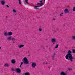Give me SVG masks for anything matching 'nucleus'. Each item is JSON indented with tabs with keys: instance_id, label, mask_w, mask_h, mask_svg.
I'll return each mask as SVG.
<instances>
[{
	"instance_id": "19",
	"label": "nucleus",
	"mask_w": 75,
	"mask_h": 75,
	"mask_svg": "<svg viewBox=\"0 0 75 75\" xmlns=\"http://www.w3.org/2000/svg\"><path fill=\"white\" fill-rule=\"evenodd\" d=\"M13 13H16V9H13Z\"/></svg>"
},
{
	"instance_id": "31",
	"label": "nucleus",
	"mask_w": 75,
	"mask_h": 75,
	"mask_svg": "<svg viewBox=\"0 0 75 75\" xmlns=\"http://www.w3.org/2000/svg\"><path fill=\"white\" fill-rule=\"evenodd\" d=\"M34 9H36V10H38V8H34Z\"/></svg>"
},
{
	"instance_id": "18",
	"label": "nucleus",
	"mask_w": 75,
	"mask_h": 75,
	"mask_svg": "<svg viewBox=\"0 0 75 75\" xmlns=\"http://www.w3.org/2000/svg\"><path fill=\"white\" fill-rule=\"evenodd\" d=\"M72 38L73 40H75V36H72Z\"/></svg>"
},
{
	"instance_id": "20",
	"label": "nucleus",
	"mask_w": 75,
	"mask_h": 75,
	"mask_svg": "<svg viewBox=\"0 0 75 75\" xmlns=\"http://www.w3.org/2000/svg\"><path fill=\"white\" fill-rule=\"evenodd\" d=\"M73 11H75V7H74L73 8Z\"/></svg>"
},
{
	"instance_id": "6",
	"label": "nucleus",
	"mask_w": 75,
	"mask_h": 75,
	"mask_svg": "<svg viewBox=\"0 0 75 75\" xmlns=\"http://www.w3.org/2000/svg\"><path fill=\"white\" fill-rule=\"evenodd\" d=\"M41 1H40L39 2L40 3H38L37 4V5H38V4H41L40 6H42L43 5V3H42V0H41Z\"/></svg>"
},
{
	"instance_id": "28",
	"label": "nucleus",
	"mask_w": 75,
	"mask_h": 75,
	"mask_svg": "<svg viewBox=\"0 0 75 75\" xmlns=\"http://www.w3.org/2000/svg\"><path fill=\"white\" fill-rule=\"evenodd\" d=\"M68 70L69 71H71V70H72V69L71 68H69L68 69Z\"/></svg>"
},
{
	"instance_id": "38",
	"label": "nucleus",
	"mask_w": 75,
	"mask_h": 75,
	"mask_svg": "<svg viewBox=\"0 0 75 75\" xmlns=\"http://www.w3.org/2000/svg\"><path fill=\"white\" fill-rule=\"evenodd\" d=\"M54 57V56H53V57Z\"/></svg>"
},
{
	"instance_id": "7",
	"label": "nucleus",
	"mask_w": 75,
	"mask_h": 75,
	"mask_svg": "<svg viewBox=\"0 0 75 75\" xmlns=\"http://www.w3.org/2000/svg\"><path fill=\"white\" fill-rule=\"evenodd\" d=\"M64 12L65 13H69V10L68 9H65Z\"/></svg>"
},
{
	"instance_id": "32",
	"label": "nucleus",
	"mask_w": 75,
	"mask_h": 75,
	"mask_svg": "<svg viewBox=\"0 0 75 75\" xmlns=\"http://www.w3.org/2000/svg\"><path fill=\"white\" fill-rule=\"evenodd\" d=\"M12 71H14V69H12Z\"/></svg>"
},
{
	"instance_id": "14",
	"label": "nucleus",
	"mask_w": 75,
	"mask_h": 75,
	"mask_svg": "<svg viewBox=\"0 0 75 75\" xmlns=\"http://www.w3.org/2000/svg\"><path fill=\"white\" fill-rule=\"evenodd\" d=\"M61 75H67V74H65L64 73V72H62L61 73Z\"/></svg>"
},
{
	"instance_id": "2",
	"label": "nucleus",
	"mask_w": 75,
	"mask_h": 75,
	"mask_svg": "<svg viewBox=\"0 0 75 75\" xmlns=\"http://www.w3.org/2000/svg\"><path fill=\"white\" fill-rule=\"evenodd\" d=\"M23 62L26 64H28V61L27 58L26 57H24L23 59Z\"/></svg>"
},
{
	"instance_id": "3",
	"label": "nucleus",
	"mask_w": 75,
	"mask_h": 75,
	"mask_svg": "<svg viewBox=\"0 0 75 75\" xmlns=\"http://www.w3.org/2000/svg\"><path fill=\"white\" fill-rule=\"evenodd\" d=\"M32 68H35V67H36V63H32Z\"/></svg>"
},
{
	"instance_id": "37",
	"label": "nucleus",
	"mask_w": 75,
	"mask_h": 75,
	"mask_svg": "<svg viewBox=\"0 0 75 75\" xmlns=\"http://www.w3.org/2000/svg\"><path fill=\"white\" fill-rule=\"evenodd\" d=\"M1 47H0V49H1Z\"/></svg>"
},
{
	"instance_id": "17",
	"label": "nucleus",
	"mask_w": 75,
	"mask_h": 75,
	"mask_svg": "<svg viewBox=\"0 0 75 75\" xmlns=\"http://www.w3.org/2000/svg\"><path fill=\"white\" fill-rule=\"evenodd\" d=\"M12 40L13 41H16V38H12Z\"/></svg>"
},
{
	"instance_id": "8",
	"label": "nucleus",
	"mask_w": 75,
	"mask_h": 75,
	"mask_svg": "<svg viewBox=\"0 0 75 75\" xmlns=\"http://www.w3.org/2000/svg\"><path fill=\"white\" fill-rule=\"evenodd\" d=\"M6 2H5V1L4 0H2L1 1V3L2 5H4V4Z\"/></svg>"
},
{
	"instance_id": "1",
	"label": "nucleus",
	"mask_w": 75,
	"mask_h": 75,
	"mask_svg": "<svg viewBox=\"0 0 75 75\" xmlns=\"http://www.w3.org/2000/svg\"><path fill=\"white\" fill-rule=\"evenodd\" d=\"M71 53V51H69L68 52V54H67L65 56V58L67 59H68V58H69L70 59V61L72 62L73 61L72 60L74 59V57H72V55Z\"/></svg>"
},
{
	"instance_id": "34",
	"label": "nucleus",
	"mask_w": 75,
	"mask_h": 75,
	"mask_svg": "<svg viewBox=\"0 0 75 75\" xmlns=\"http://www.w3.org/2000/svg\"><path fill=\"white\" fill-rule=\"evenodd\" d=\"M31 4H33V3H32Z\"/></svg>"
},
{
	"instance_id": "15",
	"label": "nucleus",
	"mask_w": 75,
	"mask_h": 75,
	"mask_svg": "<svg viewBox=\"0 0 75 75\" xmlns=\"http://www.w3.org/2000/svg\"><path fill=\"white\" fill-rule=\"evenodd\" d=\"M4 35H5V36H7V35H8V34L7 32H5L4 33Z\"/></svg>"
},
{
	"instance_id": "22",
	"label": "nucleus",
	"mask_w": 75,
	"mask_h": 75,
	"mask_svg": "<svg viewBox=\"0 0 75 75\" xmlns=\"http://www.w3.org/2000/svg\"><path fill=\"white\" fill-rule=\"evenodd\" d=\"M25 1L26 3H27V4H28V0H25Z\"/></svg>"
},
{
	"instance_id": "23",
	"label": "nucleus",
	"mask_w": 75,
	"mask_h": 75,
	"mask_svg": "<svg viewBox=\"0 0 75 75\" xmlns=\"http://www.w3.org/2000/svg\"><path fill=\"white\" fill-rule=\"evenodd\" d=\"M23 64V62H21V64L20 66V67H21V65H22V64Z\"/></svg>"
},
{
	"instance_id": "9",
	"label": "nucleus",
	"mask_w": 75,
	"mask_h": 75,
	"mask_svg": "<svg viewBox=\"0 0 75 75\" xmlns=\"http://www.w3.org/2000/svg\"><path fill=\"white\" fill-rule=\"evenodd\" d=\"M7 40H12V38H11V36H9V37H8V38H7Z\"/></svg>"
},
{
	"instance_id": "4",
	"label": "nucleus",
	"mask_w": 75,
	"mask_h": 75,
	"mask_svg": "<svg viewBox=\"0 0 75 75\" xmlns=\"http://www.w3.org/2000/svg\"><path fill=\"white\" fill-rule=\"evenodd\" d=\"M52 42L54 43L57 42V40H56V38H52L51 40Z\"/></svg>"
},
{
	"instance_id": "16",
	"label": "nucleus",
	"mask_w": 75,
	"mask_h": 75,
	"mask_svg": "<svg viewBox=\"0 0 75 75\" xmlns=\"http://www.w3.org/2000/svg\"><path fill=\"white\" fill-rule=\"evenodd\" d=\"M8 35H12L13 34V33L12 32H9L8 33Z\"/></svg>"
},
{
	"instance_id": "21",
	"label": "nucleus",
	"mask_w": 75,
	"mask_h": 75,
	"mask_svg": "<svg viewBox=\"0 0 75 75\" xmlns=\"http://www.w3.org/2000/svg\"><path fill=\"white\" fill-rule=\"evenodd\" d=\"M41 5L39 6H35L34 7H41Z\"/></svg>"
},
{
	"instance_id": "30",
	"label": "nucleus",
	"mask_w": 75,
	"mask_h": 75,
	"mask_svg": "<svg viewBox=\"0 0 75 75\" xmlns=\"http://www.w3.org/2000/svg\"><path fill=\"white\" fill-rule=\"evenodd\" d=\"M6 7H7L8 8V7H9V6H8V5H7Z\"/></svg>"
},
{
	"instance_id": "33",
	"label": "nucleus",
	"mask_w": 75,
	"mask_h": 75,
	"mask_svg": "<svg viewBox=\"0 0 75 75\" xmlns=\"http://www.w3.org/2000/svg\"><path fill=\"white\" fill-rule=\"evenodd\" d=\"M54 56L55 55V53L54 52Z\"/></svg>"
},
{
	"instance_id": "26",
	"label": "nucleus",
	"mask_w": 75,
	"mask_h": 75,
	"mask_svg": "<svg viewBox=\"0 0 75 75\" xmlns=\"http://www.w3.org/2000/svg\"><path fill=\"white\" fill-rule=\"evenodd\" d=\"M39 31H42V29L39 28Z\"/></svg>"
},
{
	"instance_id": "13",
	"label": "nucleus",
	"mask_w": 75,
	"mask_h": 75,
	"mask_svg": "<svg viewBox=\"0 0 75 75\" xmlns=\"http://www.w3.org/2000/svg\"><path fill=\"white\" fill-rule=\"evenodd\" d=\"M23 75H30V73L28 72H27L24 73Z\"/></svg>"
},
{
	"instance_id": "27",
	"label": "nucleus",
	"mask_w": 75,
	"mask_h": 75,
	"mask_svg": "<svg viewBox=\"0 0 75 75\" xmlns=\"http://www.w3.org/2000/svg\"><path fill=\"white\" fill-rule=\"evenodd\" d=\"M19 2V3L20 4H21V1L20 0H18Z\"/></svg>"
},
{
	"instance_id": "24",
	"label": "nucleus",
	"mask_w": 75,
	"mask_h": 75,
	"mask_svg": "<svg viewBox=\"0 0 75 75\" xmlns=\"http://www.w3.org/2000/svg\"><path fill=\"white\" fill-rule=\"evenodd\" d=\"M73 52L74 53V54H75V50H73Z\"/></svg>"
},
{
	"instance_id": "5",
	"label": "nucleus",
	"mask_w": 75,
	"mask_h": 75,
	"mask_svg": "<svg viewBox=\"0 0 75 75\" xmlns=\"http://www.w3.org/2000/svg\"><path fill=\"white\" fill-rule=\"evenodd\" d=\"M15 70L16 72H17L18 73H20V72H21V69H18V68L16 69H15Z\"/></svg>"
},
{
	"instance_id": "11",
	"label": "nucleus",
	"mask_w": 75,
	"mask_h": 75,
	"mask_svg": "<svg viewBox=\"0 0 75 75\" xmlns=\"http://www.w3.org/2000/svg\"><path fill=\"white\" fill-rule=\"evenodd\" d=\"M9 66H10V64L7 63H5L4 65V66L5 67H9Z\"/></svg>"
},
{
	"instance_id": "35",
	"label": "nucleus",
	"mask_w": 75,
	"mask_h": 75,
	"mask_svg": "<svg viewBox=\"0 0 75 75\" xmlns=\"http://www.w3.org/2000/svg\"><path fill=\"white\" fill-rule=\"evenodd\" d=\"M53 20H55V19L54 18H53Z\"/></svg>"
},
{
	"instance_id": "29",
	"label": "nucleus",
	"mask_w": 75,
	"mask_h": 75,
	"mask_svg": "<svg viewBox=\"0 0 75 75\" xmlns=\"http://www.w3.org/2000/svg\"><path fill=\"white\" fill-rule=\"evenodd\" d=\"M63 15V13H62L61 14H60L61 16H62Z\"/></svg>"
},
{
	"instance_id": "12",
	"label": "nucleus",
	"mask_w": 75,
	"mask_h": 75,
	"mask_svg": "<svg viewBox=\"0 0 75 75\" xmlns=\"http://www.w3.org/2000/svg\"><path fill=\"white\" fill-rule=\"evenodd\" d=\"M24 46V45H21L18 46L19 48H21V47H23Z\"/></svg>"
},
{
	"instance_id": "10",
	"label": "nucleus",
	"mask_w": 75,
	"mask_h": 75,
	"mask_svg": "<svg viewBox=\"0 0 75 75\" xmlns=\"http://www.w3.org/2000/svg\"><path fill=\"white\" fill-rule=\"evenodd\" d=\"M11 62H12V64H14V63L16 62L15 59H13L11 61Z\"/></svg>"
},
{
	"instance_id": "25",
	"label": "nucleus",
	"mask_w": 75,
	"mask_h": 75,
	"mask_svg": "<svg viewBox=\"0 0 75 75\" xmlns=\"http://www.w3.org/2000/svg\"><path fill=\"white\" fill-rule=\"evenodd\" d=\"M55 47V48H57L58 47V45H57Z\"/></svg>"
},
{
	"instance_id": "36",
	"label": "nucleus",
	"mask_w": 75,
	"mask_h": 75,
	"mask_svg": "<svg viewBox=\"0 0 75 75\" xmlns=\"http://www.w3.org/2000/svg\"><path fill=\"white\" fill-rule=\"evenodd\" d=\"M45 1V0H44V1Z\"/></svg>"
}]
</instances>
